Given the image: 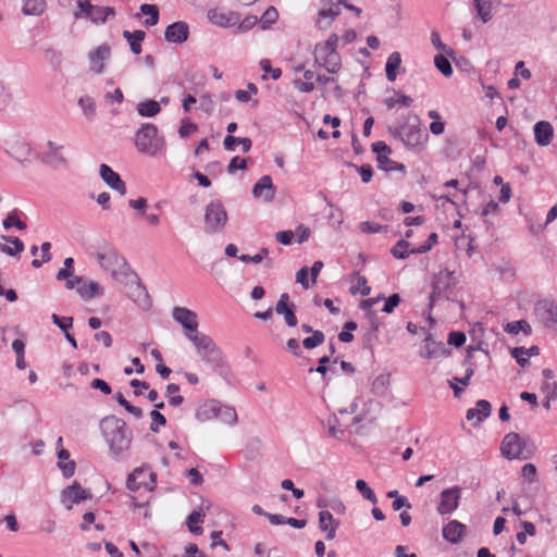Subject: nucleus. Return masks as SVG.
I'll return each mask as SVG.
<instances>
[{"mask_svg": "<svg viewBox=\"0 0 557 557\" xmlns=\"http://www.w3.org/2000/svg\"><path fill=\"white\" fill-rule=\"evenodd\" d=\"M399 304L400 296L398 294H393L385 300L382 311L385 313H392Z\"/></svg>", "mask_w": 557, "mask_h": 557, "instance_id": "61", "label": "nucleus"}, {"mask_svg": "<svg viewBox=\"0 0 557 557\" xmlns=\"http://www.w3.org/2000/svg\"><path fill=\"white\" fill-rule=\"evenodd\" d=\"M52 322L65 333H69V330L73 325V318L72 317H59L58 314L53 313L51 315Z\"/></svg>", "mask_w": 557, "mask_h": 557, "instance_id": "54", "label": "nucleus"}, {"mask_svg": "<svg viewBox=\"0 0 557 557\" xmlns=\"http://www.w3.org/2000/svg\"><path fill=\"white\" fill-rule=\"evenodd\" d=\"M190 342L194 344L197 354L203 362L215 369L222 368L225 364V358L222 350L209 335L199 333L198 335H195Z\"/></svg>", "mask_w": 557, "mask_h": 557, "instance_id": "5", "label": "nucleus"}, {"mask_svg": "<svg viewBox=\"0 0 557 557\" xmlns=\"http://www.w3.org/2000/svg\"><path fill=\"white\" fill-rule=\"evenodd\" d=\"M122 35L129 44L131 51L134 54H139L141 52V42L146 37L145 32L140 29L134 32L124 30Z\"/></svg>", "mask_w": 557, "mask_h": 557, "instance_id": "30", "label": "nucleus"}, {"mask_svg": "<svg viewBox=\"0 0 557 557\" xmlns=\"http://www.w3.org/2000/svg\"><path fill=\"white\" fill-rule=\"evenodd\" d=\"M197 129H198V126L195 123L189 122L188 120H185L182 122V125L178 128V135L182 138H186L187 136H189L191 133L196 132Z\"/></svg>", "mask_w": 557, "mask_h": 557, "instance_id": "60", "label": "nucleus"}, {"mask_svg": "<svg viewBox=\"0 0 557 557\" xmlns=\"http://www.w3.org/2000/svg\"><path fill=\"white\" fill-rule=\"evenodd\" d=\"M100 428L110 450L115 457L127 450L132 442V432L123 419L109 416L101 420Z\"/></svg>", "mask_w": 557, "mask_h": 557, "instance_id": "1", "label": "nucleus"}, {"mask_svg": "<svg viewBox=\"0 0 557 557\" xmlns=\"http://www.w3.org/2000/svg\"><path fill=\"white\" fill-rule=\"evenodd\" d=\"M219 401L216 400H207L200 404L196 409V419L200 422L210 421L214 418H218L219 414Z\"/></svg>", "mask_w": 557, "mask_h": 557, "instance_id": "25", "label": "nucleus"}, {"mask_svg": "<svg viewBox=\"0 0 557 557\" xmlns=\"http://www.w3.org/2000/svg\"><path fill=\"white\" fill-rule=\"evenodd\" d=\"M466 335L459 331H453L448 335V344L455 347H460L466 343Z\"/></svg>", "mask_w": 557, "mask_h": 557, "instance_id": "62", "label": "nucleus"}, {"mask_svg": "<svg viewBox=\"0 0 557 557\" xmlns=\"http://www.w3.org/2000/svg\"><path fill=\"white\" fill-rule=\"evenodd\" d=\"M278 18V12L274 7H269L259 20L262 29L269 28Z\"/></svg>", "mask_w": 557, "mask_h": 557, "instance_id": "48", "label": "nucleus"}, {"mask_svg": "<svg viewBox=\"0 0 557 557\" xmlns=\"http://www.w3.org/2000/svg\"><path fill=\"white\" fill-rule=\"evenodd\" d=\"M356 488L358 492L369 502L372 504L377 503V497L373 490L368 485V483L364 480H357L356 481Z\"/></svg>", "mask_w": 557, "mask_h": 557, "instance_id": "51", "label": "nucleus"}, {"mask_svg": "<svg viewBox=\"0 0 557 557\" xmlns=\"http://www.w3.org/2000/svg\"><path fill=\"white\" fill-rule=\"evenodd\" d=\"M172 318L184 329L185 336L190 341L198 335V318L196 312L185 307H174Z\"/></svg>", "mask_w": 557, "mask_h": 557, "instance_id": "10", "label": "nucleus"}, {"mask_svg": "<svg viewBox=\"0 0 557 557\" xmlns=\"http://www.w3.org/2000/svg\"><path fill=\"white\" fill-rule=\"evenodd\" d=\"M8 152L17 161L23 162L30 152V147L24 141H15Z\"/></svg>", "mask_w": 557, "mask_h": 557, "instance_id": "41", "label": "nucleus"}, {"mask_svg": "<svg viewBox=\"0 0 557 557\" xmlns=\"http://www.w3.org/2000/svg\"><path fill=\"white\" fill-rule=\"evenodd\" d=\"M1 239L13 245V247H10L3 243H0V251L8 256L15 257L25 249L24 243L18 237L2 235Z\"/></svg>", "mask_w": 557, "mask_h": 557, "instance_id": "27", "label": "nucleus"}, {"mask_svg": "<svg viewBox=\"0 0 557 557\" xmlns=\"http://www.w3.org/2000/svg\"><path fill=\"white\" fill-rule=\"evenodd\" d=\"M77 293L83 299L89 300L96 296L103 295V289L97 282L90 281L78 287Z\"/></svg>", "mask_w": 557, "mask_h": 557, "instance_id": "35", "label": "nucleus"}, {"mask_svg": "<svg viewBox=\"0 0 557 557\" xmlns=\"http://www.w3.org/2000/svg\"><path fill=\"white\" fill-rule=\"evenodd\" d=\"M341 10L338 4H335L329 9H322L319 11V20L317 22L321 29L327 28L332 22L339 15Z\"/></svg>", "mask_w": 557, "mask_h": 557, "instance_id": "31", "label": "nucleus"}, {"mask_svg": "<svg viewBox=\"0 0 557 557\" xmlns=\"http://www.w3.org/2000/svg\"><path fill=\"white\" fill-rule=\"evenodd\" d=\"M413 99L410 96L399 94L397 98L387 97L384 99L385 107L391 110L396 106L399 107H409L412 103Z\"/></svg>", "mask_w": 557, "mask_h": 557, "instance_id": "46", "label": "nucleus"}, {"mask_svg": "<svg viewBox=\"0 0 557 557\" xmlns=\"http://www.w3.org/2000/svg\"><path fill=\"white\" fill-rule=\"evenodd\" d=\"M456 283L454 271L445 269L435 274L432 283V293L430 295V309H432L438 300H450V295L454 292Z\"/></svg>", "mask_w": 557, "mask_h": 557, "instance_id": "7", "label": "nucleus"}, {"mask_svg": "<svg viewBox=\"0 0 557 557\" xmlns=\"http://www.w3.org/2000/svg\"><path fill=\"white\" fill-rule=\"evenodd\" d=\"M414 248H410V243L406 239H400L396 243V245L392 248L391 252L396 259H406L410 255H417Z\"/></svg>", "mask_w": 557, "mask_h": 557, "instance_id": "42", "label": "nucleus"}, {"mask_svg": "<svg viewBox=\"0 0 557 557\" xmlns=\"http://www.w3.org/2000/svg\"><path fill=\"white\" fill-rule=\"evenodd\" d=\"M492 406L490 401L481 399L476 403L475 408H470L467 411V420L472 421L475 419V423H481L484 419L491 416Z\"/></svg>", "mask_w": 557, "mask_h": 557, "instance_id": "26", "label": "nucleus"}, {"mask_svg": "<svg viewBox=\"0 0 557 557\" xmlns=\"http://www.w3.org/2000/svg\"><path fill=\"white\" fill-rule=\"evenodd\" d=\"M424 350L421 351L420 356L422 358L426 359H437L447 357L449 354V350L445 347L443 343H436L432 339V335L428 334V336L424 339Z\"/></svg>", "mask_w": 557, "mask_h": 557, "instance_id": "21", "label": "nucleus"}, {"mask_svg": "<svg viewBox=\"0 0 557 557\" xmlns=\"http://www.w3.org/2000/svg\"><path fill=\"white\" fill-rule=\"evenodd\" d=\"M110 53V47L106 44L90 51L88 54L90 71L96 74L102 73L104 69V61L109 59Z\"/></svg>", "mask_w": 557, "mask_h": 557, "instance_id": "19", "label": "nucleus"}, {"mask_svg": "<svg viewBox=\"0 0 557 557\" xmlns=\"http://www.w3.org/2000/svg\"><path fill=\"white\" fill-rule=\"evenodd\" d=\"M521 475L528 482L535 481L536 476V467L533 463H525L521 469Z\"/></svg>", "mask_w": 557, "mask_h": 557, "instance_id": "63", "label": "nucleus"}, {"mask_svg": "<svg viewBox=\"0 0 557 557\" xmlns=\"http://www.w3.org/2000/svg\"><path fill=\"white\" fill-rule=\"evenodd\" d=\"M554 137V128L547 121H540L534 125L535 143L541 147L548 146Z\"/></svg>", "mask_w": 557, "mask_h": 557, "instance_id": "22", "label": "nucleus"}, {"mask_svg": "<svg viewBox=\"0 0 557 557\" xmlns=\"http://www.w3.org/2000/svg\"><path fill=\"white\" fill-rule=\"evenodd\" d=\"M438 236L436 233H431L428 237V239L420 245L419 247H414L416 253H425L432 249V247L437 243Z\"/></svg>", "mask_w": 557, "mask_h": 557, "instance_id": "56", "label": "nucleus"}, {"mask_svg": "<svg viewBox=\"0 0 557 557\" xmlns=\"http://www.w3.org/2000/svg\"><path fill=\"white\" fill-rule=\"evenodd\" d=\"M47 146L49 151L44 153L41 157V161L48 164L53 163H65V158L59 153V151L63 148L62 145L57 144L55 141L48 140Z\"/></svg>", "mask_w": 557, "mask_h": 557, "instance_id": "29", "label": "nucleus"}, {"mask_svg": "<svg viewBox=\"0 0 557 557\" xmlns=\"http://www.w3.org/2000/svg\"><path fill=\"white\" fill-rule=\"evenodd\" d=\"M339 527V521L334 519L333 515L327 510L319 512V529L325 533V539L332 541L336 536V530Z\"/></svg>", "mask_w": 557, "mask_h": 557, "instance_id": "20", "label": "nucleus"}, {"mask_svg": "<svg viewBox=\"0 0 557 557\" xmlns=\"http://www.w3.org/2000/svg\"><path fill=\"white\" fill-rule=\"evenodd\" d=\"M150 417H151L150 431L153 433L159 432L160 426H164L166 424L165 417L159 410H152L150 412Z\"/></svg>", "mask_w": 557, "mask_h": 557, "instance_id": "53", "label": "nucleus"}, {"mask_svg": "<svg viewBox=\"0 0 557 557\" xmlns=\"http://www.w3.org/2000/svg\"><path fill=\"white\" fill-rule=\"evenodd\" d=\"M431 42L441 53H445L449 58H455V50L442 41L441 35L437 30L431 32Z\"/></svg>", "mask_w": 557, "mask_h": 557, "instance_id": "45", "label": "nucleus"}, {"mask_svg": "<svg viewBox=\"0 0 557 557\" xmlns=\"http://www.w3.org/2000/svg\"><path fill=\"white\" fill-rule=\"evenodd\" d=\"M188 36L189 26L183 21L172 23L164 30V39L171 44H183L188 39Z\"/></svg>", "mask_w": 557, "mask_h": 557, "instance_id": "16", "label": "nucleus"}, {"mask_svg": "<svg viewBox=\"0 0 557 557\" xmlns=\"http://www.w3.org/2000/svg\"><path fill=\"white\" fill-rule=\"evenodd\" d=\"M135 146L143 153L156 156L163 149L164 139L158 137V127L154 124L145 123L136 132Z\"/></svg>", "mask_w": 557, "mask_h": 557, "instance_id": "6", "label": "nucleus"}, {"mask_svg": "<svg viewBox=\"0 0 557 557\" xmlns=\"http://www.w3.org/2000/svg\"><path fill=\"white\" fill-rule=\"evenodd\" d=\"M247 168V161L238 156L233 157L227 165V173L233 174L236 170H245Z\"/></svg>", "mask_w": 557, "mask_h": 557, "instance_id": "59", "label": "nucleus"}, {"mask_svg": "<svg viewBox=\"0 0 557 557\" xmlns=\"http://www.w3.org/2000/svg\"><path fill=\"white\" fill-rule=\"evenodd\" d=\"M161 111L160 103L156 100H145L137 104V112L140 116L152 117Z\"/></svg>", "mask_w": 557, "mask_h": 557, "instance_id": "36", "label": "nucleus"}, {"mask_svg": "<svg viewBox=\"0 0 557 557\" xmlns=\"http://www.w3.org/2000/svg\"><path fill=\"white\" fill-rule=\"evenodd\" d=\"M99 174L101 180L113 190L124 196L127 191L125 182L121 178L120 174L113 171L108 164H100Z\"/></svg>", "mask_w": 557, "mask_h": 557, "instance_id": "14", "label": "nucleus"}, {"mask_svg": "<svg viewBox=\"0 0 557 557\" xmlns=\"http://www.w3.org/2000/svg\"><path fill=\"white\" fill-rule=\"evenodd\" d=\"M401 64V55L398 51H394L389 54L387 58L386 64H385V73L386 78L389 82H394L397 77V70L400 67Z\"/></svg>", "mask_w": 557, "mask_h": 557, "instance_id": "32", "label": "nucleus"}, {"mask_svg": "<svg viewBox=\"0 0 557 557\" xmlns=\"http://www.w3.org/2000/svg\"><path fill=\"white\" fill-rule=\"evenodd\" d=\"M478 17L487 23L492 18V3L488 0H473Z\"/></svg>", "mask_w": 557, "mask_h": 557, "instance_id": "40", "label": "nucleus"}, {"mask_svg": "<svg viewBox=\"0 0 557 557\" xmlns=\"http://www.w3.org/2000/svg\"><path fill=\"white\" fill-rule=\"evenodd\" d=\"M377 166L379 169L385 171V172H392V171H401L405 172L406 168L403 163H398L387 156H381L380 158H376Z\"/></svg>", "mask_w": 557, "mask_h": 557, "instance_id": "43", "label": "nucleus"}, {"mask_svg": "<svg viewBox=\"0 0 557 557\" xmlns=\"http://www.w3.org/2000/svg\"><path fill=\"white\" fill-rule=\"evenodd\" d=\"M157 475L150 467L136 468L126 480V487L129 491H138L141 487L152 491L154 488Z\"/></svg>", "mask_w": 557, "mask_h": 557, "instance_id": "9", "label": "nucleus"}, {"mask_svg": "<svg viewBox=\"0 0 557 557\" xmlns=\"http://www.w3.org/2000/svg\"><path fill=\"white\" fill-rule=\"evenodd\" d=\"M294 307V304H289V295L287 293H283L275 305V312L283 315L286 324L290 327H295L298 323Z\"/></svg>", "mask_w": 557, "mask_h": 557, "instance_id": "17", "label": "nucleus"}, {"mask_svg": "<svg viewBox=\"0 0 557 557\" xmlns=\"http://www.w3.org/2000/svg\"><path fill=\"white\" fill-rule=\"evenodd\" d=\"M388 132L393 137L399 138L410 149L423 146L428 139V134L421 128L418 115H409L403 124L388 127Z\"/></svg>", "mask_w": 557, "mask_h": 557, "instance_id": "3", "label": "nucleus"}, {"mask_svg": "<svg viewBox=\"0 0 557 557\" xmlns=\"http://www.w3.org/2000/svg\"><path fill=\"white\" fill-rule=\"evenodd\" d=\"M205 518V513L201 509L191 511L186 520V524L191 534L200 535L203 532V529L200 525H196V523L202 522Z\"/></svg>", "mask_w": 557, "mask_h": 557, "instance_id": "37", "label": "nucleus"}, {"mask_svg": "<svg viewBox=\"0 0 557 557\" xmlns=\"http://www.w3.org/2000/svg\"><path fill=\"white\" fill-rule=\"evenodd\" d=\"M58 466L60 470L62 471V474L69 479L74 475L75 473V461L70 460V453L69 450L61 448L58 451Z\"/></svg>", "mask_w": 557, "mask_h": 557, "instance_id": "28", "label": "nucleus"}, {"mask_svg": "<svg viewBox=\"0 0 557 557\" xmlns=\"http://www.w3.org/2000/svg\"><path fill=\"white\" fill-rule=\"evenodd\" d=\"M78 104L82 108V110L86 116L92 117L95 115L96 104H95V101L90 97H88V96L81 97L78 100Z\"/></svg>", "mask_w": 557, "mask_h": 557, "instance_id": "52", "label": "nucleus"}, {"mask_svg": "<svg viewBox=\"0 0 557 557\" xmlns=\"http://www.w3.org/2000/svg\"><path fill=\"white\" fill-rule=\"evenodd\" d=\"M461 498V487L453 486L445 488L440 494V502L437 505V512L441 516L453 513L459 506Z\"/></svg>", "mask_w": 557, "mask_h": 557, "instance_id": "12", "label": "nucleus"}, {"mask_svg": "<svg viewBox=\"0 0 557 557\" xmlns=\"http://www.w3.org/2000/svg\"><path fill=\"white\" fill-rule=\"evenodd\" d=\"M218 418L227 425H235L238 421L237 412L234 407L219 404Z\"/></svg>", "mask_w": 557, "mask_h": 557, "instance_id": "38", "label": "nucleus"}, {"mask_svg": "<svg viewBox=\"0 0 557 557\" xmlns=\"http://www.w3.org/2000/svg\"><path fill=\"white\" fill-rule=\"evenodd\" d=\"M525 443L518 433H508L502 442V454L507 459H525L528 456L523 454Z\"/></svg>", "mask_w": 557, "mask_h": 557, "instance_id": "11", "label": "nucleus"}, {"mask_svg": "<svg viewBox=\"0 0 557 557\" xmlns=\"http://www.w3.org/2000/svg\"><path fill=\"white\" fill-rule=\"evenodd\" d=\"M542 391L546 393V396H548L549 398L557 399V382L546 381L542 385Z\"/></svg>", "mask_w": 557, "mask_h": 557, "instance_id": "64", "label": "nucleus"}, {"mask_svg": "<svg viewBox=\"0 0 557 557\" xmlns=\"http://www.w3.org/2000/svg\"><path fill=\"white\" fill-rule=\"evenodd\" d=\"M536 314L547 324H557V305L552 301H539L535 306Z\"/></svg>", "mask_w": 557, "mask_h": 557, "instance_id": "23", "label": "nucleus"}, {"mask_svg": "<svg viewBox=\"0 0 557 557\" xmlns=\"http://www.w3.org/2000/svg\"><path fill=\"white\" fill-rule=\"evenodd\" d=\"M95 256L99 265L108 272L113 280L123 282L128 280L129 276H136L125 258L120 255L114 247L104 245Z\"/></svg>", "mask_w": 557, "mask_h": 557, "instance_id": "2", "label": "nucleus"}, {"mask_svg": "<svg viewBox=\"0 0 557 557\" xmlns=\"http://www.w3.org/2000/svg\"><path fill=\"white\" fill-rule=\"evenodd\" d=\"M527 355V348L524 347H515L511 349V356L517 360L518 364L524 368L529 364V358Z\"/></svg>", "mask_w": 557, "mask_h": 557, "instance_id": "58", "label": "nucleus"}, {"mask_svg": "<svg viewBox=\"0 0 557 557\" xmlns=\"http://www.w3.org/2000/svg\"><path fill=\"white\" fill-rule=\"evenodd\" d=\"M2 226L5 230H10L12 226H15L20 231L27 227L26 223L18 218L16 210L8 213L7 218L2 221Z\"/></svg>", "mask_w": 557, "mask_h": 557, "instance_id": "47", "label": "nucleus"}, {"mask_svg": "<svg viewBox=\"0 0 557 557\" xmlns=\"http://www.w3.org/2000/svg\"><path fill=\"white\" fill-rule=\"evenodd\" d=\"M434 65L444 76L453 75V66L445 53H438L434 57Z\"/></svg>", "mask_w": 557, "mask_h": 557, "instance_id": "44", "label": "nucleus"}, {"mask_svg": "<svg viewBox=\"0 0 557 557\" xmlns=\"http://www.w3.org/2000/svg\"><path fill=\"white\" fill-rule=\"evenodd\" d=\"M46 0H23L22 11L25 15L38 16L46 11Z\"/></svg>", "mask_w": 557, "mask_h": 557, "instance_id": "34", "label": "nucleus"}, {"mask_svg": "<svg viewBox=\"0 0 557 557\" xmlns=\"http://www.w3.org/2000/svg\"><path fill=\"white\" fill-rule=\"evenodd\" d=\"M505 331L513 335L518 334L521 331L525 334H531V326L527 321L520 320L507 323L505 326Z\"/></svg>", "mask_w": 557, "mask_h": 557, "instance_id": "50", "label": "nucleus"}, {"mask_svg": "<svg viewBox=\"0 0 557 557\" xmlns=\"http://www.w3.org/2000/svg\"><path fill=\"white\" fill-rule=\"evenodd\" d=\"M228 215L220 200L209 202L205 210V232L207 234L221 233L227 224Z\"/></svg>", "mask_w": 557, "mask_h": 557, "instance_id": "8", "label": "nucleus"}, {"mask_svg": "<svg viewBox=\"0 0 557 557\" xmlns=\"http://www.w3.org/2000/svg\"><path fill=\"white\" fill-rule=\"evenodd\" d=\"M115 15V10L112 7H99L96 5L89 15L88 20L98 25L104 24L107 18Z\"/></svg>", "mask_w": 557, "mask_h": 557, "instance_id": "33", "label": "nucleus"}, {"mask_svg": "<svg viewBox=\"0 0 557 557\" xmlns=\"http://www.w3.org/2000/svg\"><path fill=\"white\" fill-rule=\"evenodd\" d=\"M443 537L453 543L456 544L460 542L462 536L466 533V525L457 520L449 521L446 525L443 527Z\"/></svg>", "mask_w": 557, "mask_h": 557, "instance_id": "24", "label": "nucleus"}, {"mask_svg": "<svg viewBox=\"0 0 557 557\" xmlns=\"http://www.w3.org/2000/svg\"><path fill=\"white\" fill-rule=\"evenodd\" d=\"M337 44L338 36L332 34L325 41L317 44L314 48V62L331 74L337 73L342 67V59L336 51Z\"/></svg>", "mask_w": 557, "mask_h": 557, "instance_id": "4", "label": "nucleus"}, {"mask_svg": "<svg viewBox=\"0 0 557 557\" xmlns=\"http://www.w3.org/2000/svg\"><path fill=\"white\" fill-rule=\"evenodd\" d=\"M252 195L256 198H262L267 202L272 201L275 197V187L271 176H261L252 188Z\"/></svg>", "mask_w": 557, "mask_h": 557, "instance_id": "18", "label": "nucleus"}, {"mask_svg": "<svg viewBox=\"0 0 557 557\" xmlns=\"http://www.w3.org/2000/svg\"><path fill=\"white\" fill-rule=\"evenodd\" d=\"M209 21L218 26L227 28L235 26L239 23L240 14L234 11L223 12L218 9H211L208 11Z\"/></svg>", "mask_w": 557, "mask_h": 557, "instance_id": "15", "label": "nucleus"}, {"mask_svg": "<svg viewBox=\"0 0 557 557\" xmlns=\"http://www.w3.org/2000/svg\"><path fill=\"white\" fill-rule=\"evenodd\" d=\"M140 14L148 15L145 20L144 24L147 27H151L158 24L159 22V8L156 4L144 3L139 8Z\"/></svg>", "mask_w": 557, "mask_h": 557, "instance_id": "39", "label": "nucleus"}, {"mask_svg": "<svg viewBox=\"0 0 557 557\" xmlns=\"http://www.w3.org/2000/svg\"><path fill=\"white\" fill-rule=\"evenodd\" d=\"M325 342V335L322 331H314L311 336L306 337L302 341V345L306 349H313L320 345H322Z\"/></svg>", "mask_w": 557, "mask_h": 557, "instance_id": "49", "label": "nucleus"}, {"mask_svg": "<svg viewBox=\"0 0 557 557\" xmlns=\"http://www.w3.org/2000/svg\"><path fill=\"white\" fill-rule=\"evenodd\" d=\"M259 64H260L261 70L264 73H269L274 81H276L281 77L282 70L280 67H275V69L272 67L270 60L262 59Z\"/></svg>", "mask_w": 557, "mask_h": 557, "instance_id": "57", "label": "nucleus"}, {"mask_svg": "<svg viewBox=\"0 0 557 557\" xmlns=\"http://www.w3.org/2000/svg\"><path fill=\"white\" fill-rule=\"evenodd\" d=\"M91 497V492L83 488L76 481L64 488L61 493L62 503L65 504L67 510L72 509L73 504H79L81 502L90 499Z\"/></svg>", "mask_w": 557, "mask_h": 557, "instance_id": "13", "label": "nucleus"}, {"mask_svg": "<svg viewBox=\"0 0 557 557\" xmlns=\"http://www.w3.org/2000/svg\"><path fill=\"white\" fill-rule=\"evenodd\" d=\"M350 292L351 294L360 293L362 296H368L371 288L368 286V282L364 276H358L357 284L351 286Z\"/></svg>", "mask_w": 557, "mask_h": 557, "instance_id": "55", "label": "nucleus"}]
</instances>
